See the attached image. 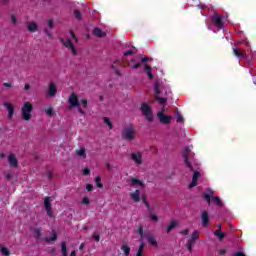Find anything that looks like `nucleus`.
Wrapping results in <instances>:
<instances>
[{
  "instance_id": "f257e3e1",
  "label": "nucleus",
  "mask_w": 256,
  "mask_h": 256,
  "mask_svg": "<svg viewBox=\"0 0 256 256\" xmlns=\"http://www.w3.org/2000/svg\"><path fill=\"white\" fill-rule=\"evenodd\" d=\"M68 103L71 109H77L80 115H85L87 113V99L81 98L79 99L76 94H71Z\"/></svg>"
},
{
  "instance_id": "f03ea898",
  "label": "nucleus",
  "mask_w": 256,
  "mask_h": 256,
  "mask_svg": "<svg viewBox=\"0 0 256 256\" xmlns=\"http://www.w3.org/2000/svg\"><path fill=\"white\" fill-rule=\"evenodd\" d=\"M155 93H156V100L158 101V103H160V105H163V103L167 102V99L163 98L165 97V95H167V93H169L167 88L159 86V84H156Z\"/></svg>"
},
{
  "instance_id": "7ed1b4c3",
  "label": "nucleus",
  "mask_w": 256,
  "mask_h": 256,
  "mask_svg": "<svg viewBox=\"0 0 256 256\" xmlns=\"http://www.w3.org/2000/svg\"><path fill=\"white\" fill-rule=\"evenodd\" d=\"M22 118L24 121H31V113L33 112V104L25 102L22 106Z\"/></svg>"
},
{
  "instance_id": "20e7f679",
  "label": "nucleus",
  "mask_w": 256,
  "mask_h": 256,
  "mask_svg": "<svg viewBox=\"0 0 256 256\" xmlns=\"http://www.w3.org/2000/svg\"><path fill=\"white\" fill-rule=\"evenodd\" d=\"M195 154L191 151L190 148H185L183 151L184 162L193 171V157Z\"/></svg>"
},
{
  "instance_id": "39448f33",
  "label": "nucleus",
  "mask_w": 256,
  "mask_h": 256,
  "mask_svg": "<svg viewBox=\"0 0 256 256\" xmlns=\"http://www.w3.org/2000/svg\"><path fill=\"white\" fill-rule=\"evenodd\" d=\"M122 137L123 139H126V141H133V139H135V127L128 126L124 128L122 131Z\"/></svg>"
},
{
  "instance_id": "423d86ee",
  "label": "nucleus",
  "mask_w": 256,
  "mask_h": 256,
  "mask_svg": "<svg viewBox=\"0 0 256 256\" xmlns=\"http://www.w3.org/2000/svg\"><path fill=\"white\" fill-rule=\"evenodd\" d=\"M130 159L133 161L134 165H137L138 167L143 165V153L139 151L132 152Z\"/></svg>"
},
{
  "instance_id": "0eeeda50",
  "label": "nucleus",
  "mask_w": 256,
  "mask_h": 256,
  "mask_svg": "<svg viewBox=\"0 0 256 256\" xmlns=\"http://www.w3.org/2000/svg\"><path fill=\"white\" fill-rule=\"evenodd\" d=\"M141 111L146 119L149 121H153V112L151 111V107L147 104H142L141 105Z\"/></svg>"
},
{
  "instance_id": "6e6552de",
  "label": "nucleus",
  "mask_w": 256,
  "mask_h": 256,
  "mask_svg": "<svg viewBox=\"0 0 256 256\" xmlns=\"http://www.w3.org/2000/svg\"><path fill=\"white\" fill-rule=\"evenodd\" d=\"M197 239H199V232L195 231L194 233H192L190 239L187 242V249L188 251H190V253L193 250L195 241H197Z\"/></svg>"
},
{
  "instance_id": "1a4fd4ad",
  "label": "nucleus",
  "mask_w": 256,
  "mask_h": 256,
  "mask_svg": "<svg viewBox=\"0 0 256 256\" xmlns=\"http://www.w3.org/2000/svg\"><path fill=\"white\" fill-rule=\"evenodd\" d=\"M129 197L133 203H139L141 201V191L139 189L131 190Z\"/></svg>"
},
{
  "instance_id": "9d476101",
  "label": "nucleus",
  "mask_w": 256,
  "mask_h": 256,
  "mask_svg": "<svg viewBox=\"0 0 256 256\" xmlns=\"http://www.w3.org/2000/svg\"><path fill=\"white\" fill-rule=\"evenodd\" d=\"M44 207L46 209L48 217L53 218L54 215H53V208L51 207V198L46 197L44 199Z\"/></svg>"
},
{
  "instance_id": "9b49d317",
  "label": "nucleus",
  "mask_w": 256,
  "mask_h": 256,
  "mask_svg": "<svg viewBox=\"0 0 256 256\" xmlns=\"http://www.w3.org/2000/svg\"><path fill=\"white\" fill-rule=\"evenodd\" d=\"M163 111L164 110L157 113V117H158L160 123H165V124L171 123V120L173 119V117L165 115L163 113Z\"/></svg>"
},
{
  "instance_id": "f8f14e48",
  "label": "nucleus",
  "mask_w": 256,
  "mask_h": 256,
  "mask_svg": "<svg viewBox=\"0 0 256 256\" xmlns=\"http://www.w3.org/2000/svg\"><path fill=\"white\" fill-rule=\"evenodd\" d=\"M143 203L145 204L146 206V209H148L150 215V219L154 222V223H157V221H159V216H157L156 214H153L152 211L153 209H151V206H149V202H147V199H143Z\"/></svg>"
},
{
  "instance_id": "ddd939ff",
  "label": "nucleus",
  "mask_w": 256,
  "mask_h": 256,
  "mask_svg": "<svg viewBox=\"0 0 256 256\" xmlns=\"http://www.w3.org/2000/svg\"><path fill=\"white\" fill-rule=\"evenodd\" d=\"M8 163L10 167H13L14 169H17V167H19V160H17V156L15 154L8 155Z\"/></svg>"
},
{
  "instance_id": "4468645a",
  "label": "nucleus",
  "mask_w": 256,
  "mask_h": 256,
  "mask_svg": "<svg viewBox=\"0 0 256 256\" xmlns=\"http://www.w3.org/2000/svg\"><path fill=\"white\" fill-rule=\"evenodd\" d=\"M212 22L214 25H216V27H218V29H223V17L219 14H214L212 17Z\"/></svg>"
},
{
  "instance_id": "2eb2a0df",
  "label": "nucleus",
  "mask_w": 256,
  "mask_h": 256,
  "mask_svg": "<svg viewBox=\"0 0 256 256\" xmlns=\"http://www.w3.org/2000/svg\"><path fill=\"white\" fill-rule=\"evenodd\" d=\"M201 177V172L195 171L192 176V182L189 184V188L197 187V183L199 181V178Z\"/></svg>"
},
{
  "instance_id": "dca6fc26",
  "label": "nucleus",
  "mask_w": 256,
  "mask_h": 256,
  "mask_svg": "<svg viewBox=\"0 0 256 256\" xmlns=\"http://www.w3.org/2000/svg\"><path fill=\"white\" fill-rule=\"evenodd\" d=\"M47 94L49 97H55V95H57V85L55 83L51 82L48 85Z\"/></svg>"
},
{
  "instance_id": "f3484780",
  "label": "nucleus",
  "mask_w": 256,
  "mask_h": 256,
  "mask_svg": "<svg viewBox=\"0 0 256 256\" xmlns=\"http://www.w3.org/2000/svg\"><path fill=\"white\" fill-rule=\"evenodd\" d=\"M62 43L65 47L70 49L72 54L77 55V50H75V46L71 40H62Z\"/></svg>"
},
{
  "instance_id": "a211bd4d",
  "label": "nucleus",
  "mask_w": 256,
  "mask_h": 256,
  "mask_svg": "<svg viewBox=\"0 0 256 256\" xmlns=\"http://www.w3.org/2000/svg\"><path fill=\"white\" fill-rule=\"evenodd\" d=\"M3 105L8 111V119H11L15 113V106L9 102L4 103Z\"/></svg>"
},
{
  "instance_id": "6ab92c4d",
  "label": "nucleus",
  "mask_w": 256,
  "mask_h": 256,
  "mask_svg": "<svg viewBox=\"0 0 256 256\" xmlns=\"http://www.w3.org/2000/svg\"><path fill=\"white\" fill-rule=\"evenodd\" d=\"M130 187H145V183L137 178H131Z\"/></svg>"
},
{
  "instance_id": "aec40b11",
  "label": "nucleus",
  "mask_w": 256,
  "mask_h": 256,
  "mask_svg": "<svg viewBox=\"0 0 256 256\" xmlns=\"http://www.w3.org/2000/svg\"><path fill=\"white\" fill-rule=\"evenodd\" d=\"M233 53L236 57H241L242 59H247V53L245 51L239 50L237 47H233Z\"/></svg>"
},
{
  "instance_id": "412c9836",
  "label": "nucleus",
  "mask_w": 256,
  "mask_h": 256,
  "mask_svg": "<svg viewBox=\"0 0 256 256\" xmlns=\"http://www.w3.org/2000/svg\"><path fill=\"white\" fill-rule=\"evenodd\" d=\"M201 219L203 227H207L209 225V213L202 212Z\"/></svg>"
},
{
  "instance_id": "4be33fe9",
  "label": "nucleus",
  "mask_w": 256,
  "mask_h": 256,
  "mask_svg": "<svg viewBox=\"0 0 256 256\" xmlns=\"http://www.w3.org/2000/svg\"><path fill=\"white\" fill-rule=\"evenodd\" d=\"M27 29L28 31H30V33H35V31L39 29V26L35 22H29L27 25Z\"/></svg>"
},
{
  "instance_id": "5701e85b",
  "label": "nucleus",
  "mask_w": 256,
  "mask_h": 256,
  "mask_svg": "<svg viewBox=\"0 0 256 256\" xmlns=\"http://www.w3.org/2000/svg\"><path fill=\"white\" fill-rule=\"evenodd\" d=\"M147 241L152 247H157V239L153 235H148L147 236Z\"/></svg>"
},
{
  "instance_id": "b1692460",
  "label": "nucleus",
  "mask_w": 256,
  "mask_h": 256,
  "mask_svg": "<svg viewBox=\"0 0 256 256\" xmlns=\"http://www.w3.org/2000/svg\"><path fill=\"white\" fill-rule=\"evenodd\" d=\"M136 256H145V243H141L138 250L136 251Z\"/></svg>"
},
{
  "instance_id": "393cba45",
  "label": "nucleus",
  "mask_w": 256,
  "mask_h": 256,
  "mask_svg": "<svg viewBox=\"0 0 256 256\" xmlns=\"http://www.w3.org/2000/svg\"><path fill=\"white\" fill-rule=\"evenodd\" d=\"M121 251L124 253L125 256H129V253H131V247H129V245L123 243L121 246Z\"/></svg>"
},
{
  "instance_id": "a878e982",
  "label": "nucleus",
  "mask_w": 256,
  "mask_h": 256,
  "mask_svg": "<svg viewBox=\"0 0 256 256\" xmlns=\"http://www.w3.org/2000/svg\"><path fill=\"white\" fill-rule=\"evenodd\" d=\"M93 35H95L96 37H105L107 34L105 32H103V30H101V28H95L93 30Z\"/></svg>"
},
{
  "instance_id": "bb28decb",
  "label": "nucleus",
  "mask_w": 256,
  "mask_h": 256,
  "mask_svg": "<svg viewBox=\"0 0 256 256\" xmlns=\"http://www.w3.org/2000/svg\"><path fill=\"white\" fill-rule=\"evenodd\" d=\"M76 155H78V157H81V159L87 158V154L85 153V148H80L79 150H77Z\"/></svg>"
},
{
  "instance_id": "cd10ccee",
  "label": "nucleus",
  "mask_w": 256,
  "mask_h": 256,
  "mask_svg": "<svg viewBox=\"0 0 256 256\" xmlns=\"http://www.w3.org/2000/svg\"><path fill=\"white\" fill-rule=\"evenodd\" d=\"M0 253L3 256H10L11 252H9V248L5 247V246H0Z\"/></svg>"
},
{
  "instance_id": "c85d7f7f",
  "label": "nucleus",
  "mask_w": 256,
  "mask_h": 256,
  "mask_svg": "<svg viewBox=\"0 0 256 256\" xmlns=\"http://www.w3.org/2000/svg\"><path fill=\"white\" fill-rule=\"evenodd\" d=\"M212 203L214 205H217L218 207H221V205H223V202L221 201V198L215 196V197H212Z\"/></svg>"
},
{
  "instance_id": "c756f323",
  "label": "nucleus",
  "mask_w": 256,
  "mask_h": 256,
  "mask_svg": "<svg viewBox=\"0 0 256 256\" xmlns=\"http://www.w3.org/2000/svg\"><path fill=\"white\" fill-rule=\"evenodd\" d=\"M213 193V190H208V192L204 194V199H206L208 203H211V197H213Z\"/></svg>"
},
{
  "instance_id": "7c9ffc66",
  "label": "nucleus",
  "mask_w": 256,
  "mask_h": 256,
  "mask_svg": "<svg viewBox=\"0 0 256 256\" xmlns=\"http://www.w3.org/2000/svg\"><path fill=\"white\" fill-rule=\"evenodd\" d=\"M178 223L177 220H172L170 222V224L168 225L167 231H173V229H175V227H177Z\"/></svg>"
},
{
  "instance_id": "2f4dec72",
  "label": "nucleus",
  "mask_w": 256,
  "mask_h": 256,
  "mask_svg": "<svg viewBox=\"0 0 256 256\" xmlns=\"http://www.w3.org/2000/svg\"><path fill=\"white\" fill-rule=\"evenodd\" d=\"M95 183L98 189H103V183H101V176H96Z\"/></svg>"
},
{
  "instance_id": "473e14b6",
  "label": "nucleus",
  "mask_w": 256,
  "mask_h": 256,
  "mask_svg": "<svg viewBox=\"0 0 256 256\" xmlns=\"http://www.w3.org/2000/svg\"><path fill=\"white\" fill-rule=\"evenodd\" d=\"M144 69H145L149 79H153V73H151V66L145 65Z\"/></svg>"
},
{
  "instance_id": "72a5a7b5",
  "label": "nucleus",
  "mask_w": 256,
  "mask_h": 256,
  "mask_svg": "<svg viewBox=\"0 0 256 256\" xmlns=\"http://www.w3.org/2000/svg\"><path fill=\"white\" fill-rule=\"evenodd\" d=\"M215 235L217 238L220 239V241H223L225 238V233H223L221 230H216Z\"/></svg>"
},
{
  "instance_id": "f704fd0d",
  "label": "nucleus",
  "mask_w": 256,
  "mask_h": 256,
  "mask_svg": "<svg viewBox=\"0 0 256 256\" xmlns=\"http://www.w3.org/2000/svg\"><path fill=\"white\" fill-rule=\"evenodd\" d=\"M61 248H62V255L69 256V254L67 253V244H65V242L61 243Z\"/></svg>"
},
{
  "instance_id": "c9c22d12",
  "label": "nucleus",
  "mask_w": 256,
  "mask_h": 256,
  "mask_svg": "<svg viewBox=\"0 0 256 256\" xmlns=\"http://www.w3.org/2000/svg\"><path fill=\"white\" fill-rule=\"evenodd\" d=\"M42 233H43V230L41 228H38V229L34 230V237L36 239H40Z\"/></svg>"
},
{
  "instance_id": "e433bc0d",
  "label": "nucleus",
  "mask_w": 256,
  "mask_h": 256,
  "mask_svg": "<svg viewBox=\"0 0 256 256\" xmlns=\"http://www.w3.org/2000/svg\"><path fill=\"white\" fill-rule=\"evenodd\" d=\"M136 234L139 235L140 239L143 240V226H139L137 229H136Z\"/></svg>"
},
{
  "instance_id": "4c0bfd02",
  "label": "nucleus",
  "mask_w": 256,
  "mask_h": 256,
  "mask_svg": "<svg viewBox=\"0 0 256 256\" xmlns=\"http://www.w3.org/2000/svg\"><path fill=\"white\" fill-rule=\"evenodd\" d=\"M103 121H104L105 125L108 126L109 129H113V124L111 123V120L109 118L105 117L103 119Z\"/></svg>"
},
{
  "instance_id": "58836bf2",
  "label": "nucleus",
  "mask_w": 256,
  "mask_h": 256,
  "mask_svg": "<svg viewBox=\"0 0 256 256\" xmlns=\"http://www.w3.org/2000/svg\"><path fill=\"white\" fill-rule=\"evenodd\" d=\"M82 205H90L91 204V199H89V197L85 196L82 198L81 201Z\"/></svg>"
},
{
  "instance_id": "ea45409f",
  "label": "nucleus",
  "mask_w": 256,
  "mask_h": 256,
  "mask_svg": "<svg viewBox=\"0 0 256 256\" xmlns=\"http://www.w3.org/2000/svg\"><path fill=\"white\" fill-rule=\"evenodd\" d=\"M55 239H57V233L52 232L51 237L46 238V241H55Z\"/></svg>"
},
{
  "instance_id": "a19ab883",
  "label": "nucleus",
  "mask_w": 256,
  "mask_h": 256,
  "mask_svg": "<svg viewBox=\"0 0 256 256\" xmlns=\"http://www.w3.org/2000/svg\"><path fill=\"white\" fill-rule=\"evenodd\" d=\"M46 115H48V117H53V108H47L46 110Z\"/></svg>"
},
{
  "instance_id": "79ce46f5",
  "label": "nucleus",
  "mask_w": 256,
  "mask_h": 256,
  "mask_svg": "<svg viewBox=\"0 0 256 256\" xmlns=\"http://www.w3.org/2000/svg\"><path fill=\"white\" fill-rule=\"evenodd\" d=\"M176 120H177V123H183V116H181V114H177Z\"/></svg>"
},
{
  "instance_id": "37998d69",
  "label": "nucleus",
  "mask_w": 256,
  "mask_h": 256,
  "mask_svg": "<svg viewBox=\"0 0 256 256\" xmlns=\"http://www.w3.org/2000/svg\"><path fill=\"white\" fill-rule=\"evenodd\" d=\"M74 15H75L76 19H81V12L75 10Z\"/></svg>"
},
{
  "instance_id": "c03bdc74",
  "label": "nucleus",
  "mask_w": 256,
  "mask_h": 256,
  "mask_svg": "<svg viewBox=\"0 0 256 256\" xmlns=\"http://www.w3.org/2000/svg\"><path fill=\"white\" fill-rule=\"evenodd\" d=\"M89 173H91V170L89 168L83 169V175H89Z\"/></svg>"
},
{
  "instance_id": "a18cd8bd",
  "label": "nucleus",
  "mask_w": 256,
  "mask_h": 256,
  "mask_svg": "<svg viewBox=\"0 0 256 256\" xmlns=\"http://www.w3.org/2000/svg\"><path fill=\"white\" fill-rule=\"evenodd\" d=\"M86 191H93V184H87Z\"/></svg>"
},
{
  "instance_id": "49530a36",
  "label": "nucleus",
  "mask_w": 256,
  "mask_h": 256,
  "mask_svg": "<svg viewBox=\"0 0 256 256\" xmlns=\"http://www.w3.org/2000/svg\"><path fill=\"white\" fill-rule=\"evenodd\" d=\"M47 25H48V27H50L51 29H53V20H52V19H49V20L47 21Z\"/></svg>"
},
{
  "instance_id": "de8ad7c7",
  "label": "nucleus",
  "mask_w": 256,
  "mask_h": 256,
  "mask_svg": "<svg viewBox=\"0 0 256 256\" xmlns=\"http://www.w3.org/2000/svg\"><path fill=\"white\" fill-rule=\"evenodd\" d=\"M3 86H4V87L11 88V87H13V84H12L11 82H5V83L3 84Z\"/></svg>"
},
{
  "instance_id": "09e8293b",
  "label": "nucleus",
  "mask_w": 256,
  "mask_h": 256,
  "mask_svg": "<svg viewBox=\"0 0 256 256\" xmlns=\"http://www.w3.org/2000/svg\"><path fill=\"white\" fill-rule=\"evenodd\" d=\"M139 65H140L139 63H136V64L130 63V67H132V69H137Z\"/></svg>"
},
{
  "instance_id": "8fccbe9b",
  "label": "nucleus",
  "mask_w": 256,
  "mask_h": 256,
  "mask_svg": "<svg viewBox=\"0 0 256 256\" xmlns=\"http://www.w3.org/2000/svg\"><path fill=\"white\" fill-rule=\"evenodd\" d=\"M11 22L12 23H17V17H15V15L11 16Z\"/></svg>"
},
{
  "instance_id": "3c124183",
  "label": "nucleus",
  "mask_w": 256,
  "mask_h": 256,
  "mask_svg": "<svg viewBox=\"0 0 256 256\" xmlns=\"http://www.w3.org/2000/svg\"><path fill=\"white\" fill-rule=\"evenodd\" d=\"M24 89H25V91H29V89H31V85L25 84Z\"/></svg>"
},
{
  "instance_id": "603ef678",
  "label": "nucleus",
  "mask_w": 256,
  "mask_h": 256,
  "mask_svg": "<svg viewBox=\"0 0 256 256\" xmlns=\"http://www.w3.org/2000/svg\"><path fill=\"white\" fill-rule=\"evenodd\" d=\"M124 55H133V50L126 51Z\"/></svg>"
},
{
  "instance_id": "864d4df0",
  "label": "nucleus",
  "mask_w": 256,
  "mask_h": 256,
  "mask_svg": "<svg viewBox=\"0 0 256 256\" xmlns=\"http://www.w3.org/2000/svg\"><path fill=\"white\" fill-rule=\"evenodd\" d=\"M234 256H245V254H243L242 252H236Z\"/></svg>"
},
{
  "instance_id": "5fc2aeb1",
  "label": "nucleus",
  "mask_w": 256,
  "mask_h": 256,
  "mask_svg": "<svg viewBox=\"0 0 256 256\" xmlns=\"http://www.w3.org/2000/svg\"><path fill=\"white\" fill-rule=\"evenodd\" d=\"M94 239H95V241H99V239H100L99 234H95V235H94Z\"/></svg>"
},
{
  "instance_id": "6e6d98bb",
  "label": "nucleus",
  "mask_w": 256,
  "mask_h": 256,
  "mask_svg": "<svg viewBox=\"0 0 256 256\" xmlns=\"http://www.w3.org/2000/svg\"><path fill=\"white\" fill-rule=\"evenodd\" d=\"M182 235H189V230H183Z\"/></svg>"
},
{
  "instance_id": "4d7b16f0",
  "label": "nucleus",
  "mask_w": 256,
  "mask_h": 256,
  "mask_svg": "<svg viewBox=\"0 0 256 256\" xmlns=\"http://www.w3.org/2000/svg\"><path fill=\"white\" fill-rule=\"evenodd\" d=\"M70 256H77V252L74 250L71 252Z\"/></svg>"
},
{
  "instance_id": "13d9d810",
  "label": "nucleus",
  "mask_w": 256,
  "mask_h": 256,
  "mask_svg": "<svg viewBox=\"0 0 256 256\" xmlns=\"http://www.w3.org/2000/svg\"><path fill=\"white\" fill-rule=\"evenodd\" d=\"M70 35L74 41H77V38H75V34L71 33Z\"/></svg>"
},
{
  "instance_id": "bf43d9fd",
  "label": "nucleus",
  "mask_w": 256,
  "mask_h": 256,
  "mask_svg": "<svg viewBox=\"0 0 256 256\" xmlns=\"http://www.w3.org/2000/svg\"><path fill=\"white\" fill-rule=\"evenodd\" d=\"M149 60V58L148 57H144V58H142V62L143 63H145V61H148Z\"/></svg>"
},
{
  "instance_id": "052dcab7",
  "label": "nucleus",
  "mask_w": 256,
  "mask_h": 256,
  "mask_svg": "<svg viewBox=\"0 0 256 256\" xmlns=\"http://www.w3.org/2000/svg\"><path fill=\"white\" fill-rule=\"evenodd\" d=\"M84 247H85V244L82 243V244L80 245V247H79L80 251H82V249H83Z\"/></svg>"
},
{
  "instance_id": "680f3d73",
  "label": "nucleus",
  "mask_w": 256,
  "mask_h": 256,
  "mask_svg": "<svg viewBox=\"0 0 256 256\" xmlns=\"http://www.w3.org/2000/svg\"><path fill=\"white\" fill-rule=\"evenodd\" d=\"M107 167H108V169H109V167H111V164H107Z\"/></svg>"
},
{
  "instance_id": "e2e57ef3",
  "label": "nucleus",
  "mask_w": 256,
  "mask_h": 256,
  "mask_svg": "<svg viewBox=\"0 0 256 256\" xmlns=\"http://www.w3.org/2000/svg\"><path fill=\"white\" fill-rule=\"evenodd\" d=\"M1 157H5V154H1Z\"/></svg>"
}]
</instances>
